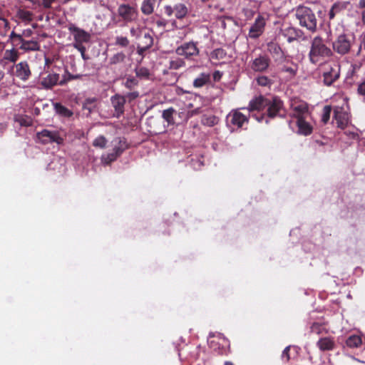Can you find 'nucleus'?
<instances>
[{
	"label": "nucleus",
	"instance_id": "obj_1",
	"mask_svg": "<svg viewBox=\"0 0 365 365\" xmlns=\"http://www.w3.org/2000/svg\"><path fill=\"white\" fill-rule=\"evenodd\" d=\"M331 48L324 43L322 37L317 36L313 38L309 53V58L312 63H318L324 58L331 56Z\"/></svg>",
	"mask_w": 365,
	"mask_h": 365
},
{
	"label": "nucleus",
	"instance_id": "obj_2",
	"mask_svg": "<svg viewBox=\"0 0 365 365\" xmlns=\"http://www.w3.org/2000/svg\"><path fill=\"white\" fill-rule=\"evenodd\" d=\"M295 16L299 25L309 31L314 32L317 30V19L314 11L305 6H299L295 10Z\"/></svg>",
	"mask_w": 365,
	"mask_h": 365
},
{
	"label": "nucleus",
	"instance_id": "obj_3",
	"mask_svg": "<svg viewBox=\"0 0 365 365\" xmlns=\"http://www.w3.org/2000/svg\"><path fill=\"white\" fill-rule=\"evenodd\" d=\"M354 42V39L351 35L341 34L333 42L332 47L336 53L343 56L350 51Z\"/></svg>",
	"mask_w": 365,
	"mask_h": 365
},
{
	"label": "nucleus",
	"instance_id": "obj_4",
	"mask_svg": "<svg viewBox=\"0 0 365 365\" xmlns=\"http://www.w3.org/2000/svg\"><path fill=\"white\" fill-rule=\"evenodd\" d=\"M118 16L125 23L135 21L138 18V11L135 4H121L117 9Z\"/></svg>",
	"mask_w": 365,
	"mask_h": 365
},
{
	"label": "nucleus",
	"instance_id": "obj_5",
	"mask_svg": "<svg viewBox=\"0 0 365 365\" xmlns=\"http://www.w3.org/2000/svg\"><path fill=\"white\" fill-rule=\"evenodd\" d=\"M38 142L46 145L48 143H56L58 145L62 144L63 142V138L57 130H49L44 129L36 133Z\"/></svg>",
	"mask_w": 365,
	"mask_h": 365
},
{
	"label": "nucleus",
	"instance_id": "obj_6",
	"mask_svg": "<svg viewBox=\"0 0 365 365\" xmlns=\"http://www.w3.org/2000/svg\"><path fill=\"white\" fill-rule=\"evenodd\" d=\"M248 123V118L239 110H233L227 115V125L232 130L242 128Z\"/></svg>",
	"mask_w": 365,
	"mask_h": 365
},
{
	"label": "nucleus",
	"instance_id": "obj_7",
	"mask_svg": "<svg viewBox=\"0 0 365 365\" xmlns=\"http://www.w3.org/2000/svg\"><path fill=\"white\" fill-rule=\"evenodd\" d=\"M267 115L270 118L284 117L285 115V109L282 101L278 97H274L271 101L267 103Z\"/></svg>",
	"mask_w": 365,
	"mask_h": 365
},
{
	"label": "nucleus",
	"instance_id": "obj_8",
	"mask_svg": "<svg viewBox=\"0 0 365 365\" xmlns=\"http://www.w3.org/2000/svg\"><path fill=\"white\" fill-rule=\"evenodd\" d=\"M271 60L267 55H259L250 62V67L255 72H265L269 67Z\"/></svg>",
	"mask_w": 365,
	"mask_h": 365
},
{
	"label": "nucleus",
	"instance_id": "obj_9",
	"mask_svg": "<svg viewBox=\"0 0 365 365\" xmlns=\"http://www.w3.org/2000/svg\"><path fill=\"white\" fill-rule=\"evenodd\" d=\"M281 33L289 43L297 40H304L305 36L302 30L291 26H285L281 29Z\"/></svg>",
	"mask_w": 365,
	"mask_h": 365
},
{
	"label": "nucleus",
	"instance_id": "obj_10",
	"mask_svg": "<svg viewBox=\"0 0 365 365\" xmlns=\"http://www.w3.org/2000/svg\"><path fill=\"white\" fill-rule=\"evenodd\" d=\"M291 110L293 117L297 119L307 118L309 115L307 103L302 101H292L291 103Z\"/></svg>",
	"mask_w": 365,
	"mask_h": 365
},
{
	"label": "nucleus",
	"instance_id": "obj_11",
	"mask_svg": "<svg viewBox=\"0 0 365 365\" xmlns=\"http://www.w3.org/2000/svg\"><path fill=\"white\" fill-rule=\"evenodd\" d=\"M68 31L73 36V43H88L91 40V36L88 32L77 27L74 24H71L68 26Z\"/></svg>",
	"mask_w": 365,
	"mask_h": 365
},
{
	"label": "nucleus",
	"instance_id": "obj_12",
	"mask_svg": "<svg viewBox=\"0 0 365 365\" xmlns=\"http://www.w3.org/2000/svg\"><path fill=\"white\" fill-rule=\"evenodd\" d=\"M334 118L337 126L341 128H344L349 123V115L343 107L336 106L334 108Z\"/></svg>",
	"mask_w": 365,
	"mask_h": 365
},
{
	"label": "nucleus",
	"instance_id": "obj_13",
	"mask_svg": "<svg viewBox=\"0 0 365 365\" xmlns=\"http://www.w3.org/2000/svg\"><path fill=\"white\" fill-rule=\"evenodd\" d=\"M176 53L180 56H184L186 58L197 56L199 53V49L197 44L192 41L185 43L176 49Z\"/></svg>",
	"mask_w": 365,
	"mask_h": 365
},
{
	"label": "nucleus",
	"instance_id": "obj_14",
	"mask_svg": "<svg viewBox=\"0 0 365 365\" xmlns=\"http://www.w3.org/2000/svg\"><path fill=\"white\" fill-rule=\"evenodd\" d=\"M265 26V20L264 17L259 15L255 19L254 24L251 26L248 36L250 38L255 39L260 36Z\"/></svg>",
	"mask_w": 365,
	"mask_h": 365
},
{
	"label": "nucleus",
	"instance_id": "obj_15",
	"mask_svg": "<svg viewBox=\"0 0 365 365\" xmlns=\"http://www.w3.org/2000/svg\"><path fill=\"white\" fill-rule=\"evenodd\" d=\"M340 76V67L337 64L331 66L328 71L324 73V83L327 86H331Z\"/></svg>",
	"mask_w": 365,
	"mask_h": 365
},
{
	"label": "nucleus",
	"instance_id": "obj_16",
	"mask_svg": "<svg viewBox=\"0 0 365 365\" xmlns=\"http://www.w3.org/2000/svg\"><path fill=\"white\" fill-rule=\"evenodd\" d=\"M15 68V75L17 78L23 81H26L30 78L31 71L26 61H21L16 64Z\"/></svg>",
	"mask_w": 365,
	"mask_h": 365
},
{
	"label": "nucleus",
	"instance_id": "obj_17",
	"mask_svg": "<svg viewBox=\"0 0 365 365\" xmlns=\"http://www.w3.org/2000/svg\"><path fill=\"white\" fill-rule=\"evenodd\" d=\"M113 107L115 109L116 117H119L124 112V106L125 103V98L118 94H116L110 98Z\"/></svg>",
	"mask_w": 365,
	"mask_h": 365
},
{
	"label": "nucleus",
	"instance_id": "obj_18",
	"mask_svg": "<svg viewBox=\"0 0 365 365\" xmlns=\"http://www.w3.org/2000/svg\"><path fill=\"white\" fill-rule=\"evenodd\" d=\"M317 346L322 351H332L336 348V343L333 337L327 336L320 338Z\"/></svg>",
	"mask_w": 365,
	"mask_h": 365
},
{
	"label": "nucleus",
	"instance_id": "obj_19",
	"mask_svg": "<svg viewBox=\"0 0 365 365\" xmlns=\"http://www.w3.org/2000/svg\"><path fill=\"white\" fill-rule=\"evenodd\" d=\"M19 58L18 51L14 48L7 49L4 51L3 58L0 59V66L5 67L9 62L15 63Z\"/></svg>",
	"mask_w": 365,
	"mask_h": 365
},
{
	"label": "nucleus",
	"instance_id": "obj_20",
	"mask_svg": "<svg viewBox=\"0 0 365 365\" xmlns=\"http://www.w3.org/2000/svg\"><path fill=\"white\" fill-rule=\"evenodd\" d=\"M113 152L120 156L128 148L126 141L121 138H115L112 141Z\"/></svg>",
	"mask_w": 365,
	"mask_h": 365
},
{
	"label": "nucleus",
	"instance_id": "obj_21",
	"mask_svg": "<svg viewBox=\"0 0 365 365\" xmlns=\"http://www.w3.org/2000/svg\"><path fill=\"white\" fill-rule=\"evenodd\" d=\"M59 80V75L56 73H49L46 77L43 78L41 84L46 89L51 88L57 84Z\"/></svg>",
	"mask_w": 365,
	"mask_h": 365
},
{
	"label": "nucleus",
	"instance_id": "obj_22",
	"mask_svg": "<svg viewBox=\"0 0 365 365\" xmlns=\"http://www.w3.org/2000/svg\"><path fill=\"white\" fill-rule=\"evenodd\" d=\"M20 49L24 51H36L40 50V44L36 40L28 41L24 38L21 43Z\"/></svg>",
	"mask_w": 365,
	"mask_h": 365
},
{
	"label": "nucleus",
	"instance_id": "obj_23",
	"mask_svg": "<svg viewBox=\"0 0 365 365\" xmlns=\"http://www.w3.org/2000/svg\"><path fill=\"white\" fill-rule=\"evenodd\" d=\"M305 118H306L297 119V125L298 126L299 133L307 135L312 133V128L309 123L305 120Z\"/></svg>",
	"mask_w": 365,
	"mask_h": 365
},
{
	"label": "nucleus",
	"instance_id": "obj_24",
	"mask_svg": "<svg viewBox=\"0 0 365 365\" xmlns=\"http://www.w3.org/2000/svg\"><path fill=\"white\" fill-rule=\"evenodd\" d=\"M138 43L147 49L150 48L153 44V38L150 32H144L138 38Z\"/></svg>",
	"mask_w": 365,
	"mask_h": 365
},
{
	"label": "nucleus",
	"instance_id": "obj_25",
	"mask_svg": "<svg viewBox=\"0 0 365 365\" xmlns=\"http://www.w3.org/2000/svg\"><path fill=\"white\" fill-rule=\"evenodd\" d=\"M210 80V73H202L194 80L193 86L195 88H201L207 84Z\"/></svg>",
	"mask_w": 365,
	"mask_h": 365
},
{
	"label": "nucleus",
	"instance_id": "obj_26",
	"mask_svg": "<svg viewBox=\"0 0 365 365\" xmlns=\"http://www.w3.org/2000/svg\"><path fill=\"white\" fill-rule=\"evenodd\" d=\"M264 99L262 96H259L250 101L247 109L250 111L259 110L264 107Z\"/></svg>",
	"mask_w": 365,
	"mask_h": 365
},
{
	"label": "nucleus",
	"instance_id": "obj_27",
	"mask_svg": "<svg viewBox=\"0 0 365 365\" xmlns=\"http://www.w3.org/2000/svg\"><path fill=\"white\" fill-rule=\"evenodd\" d=\"M53 108L56 113L62 117L69 118L73 115V112L71 110L59 103H54Z\"/></svg>",
	"mask_w": 365,
	"mask_h": 365
},
{
	"label": "nucleus",
	"instance_id": "obj_28",
	"mask_svg": "<svg viewBox=\"0 0 365 365\" xmlns=\"http://www.w3.org/2000/svg\"><path fill=\"white\" fill-rule=\"evenodd\" d=\"M298 66L297 64L291 63L290 65L286 64L282 66L280 71L282 73H286L289 78H294L297 72Z\"/></svg>",
	"mask_w": 365,
	"mask_h": 365
},
{
	"label": "nucleus",
	"instance_id": "obj_29",
	"mask_svg": "<svg viewBox=\"0 0 365 365\" xmlns=\"http://www.w3.org/2000/svg\"><path fill=\"white\" fill-rule=\"evenodd\" d=\"M155 0H143L141 5V11L145 15H150L153 12Z\"/></svg>",
	"mask_w": 365,
	"mask_h": 365
},
{
	"label": "nucleus",
	"instance_id": "obj_30",
	"mask_svg": "<svg viewBox=\"0 0 365 365\" xmlns=\"http://www.w3.org/2000/svg\"><path fill=\"white\" fill-rule=\"evenodd\" d=\"M362 344V340L361 336L359 335H351L346 340V344L347 346L350 348H358Z\"/></svg>",
	"mask_w": 365,
	"mask_h": 365
},
{
	"label": "nucleus",
	"instance_id": "obj_31",
	"mask_svg": "<svg viewBox=\"0 0 365 365\" xmlns=\"http://www.w3.org/2000/svg\"><path fill=\"white\" fill-rule=\"evenodd\" d=\"M175 16L177 19H182L187 14V8L183 4L175 5Z\"/></svg>",
	"mask_w": 365,
	"mask_h": 365
},
{
	"label": "nucleus",
	"instance_id": "obj_32",
	"mask_svg": "<svg viewBox=\"0 0 365 365\" xmlns=\"http://www.w3.org/2000/svg\"><path fill=\"white\" fill-rule=\"evenodd\" d=\"M17 16L26 24L29 23L33 19V14L24 9H19L17 12Z\"/></svg>",
	"mask_w": 365,
	"mask_h": 365
},
{
	"label": "nucleus",
	"instance_id": "obj_33",
	"mask_svg": "<svg viewBox=\"0 0 365 365\" xmlns=\"http://www.w3.org/2000/svg\"><path fill=\"white\" fill-rule=\"evenodd\" d=\"M267 50L271 54L277 56H281L282 53L280 46L277 43L274 42H269L267 43Z\"/></svg>",
	"mask_w": 365,
	"mask_h": 365
},
{
	"label": "nucleus",
	"instance_id": "obj_34",
	"mask_svg": "<svg viewBox=\"0 0 365 365\" xmlns=\"http://www.w3.org/2000/svg\"><path fill=\"white\" fill-rule=\"evenodd\" d=\"M175 113V110L173 108H170L163 110V119L168 122V124H174V118L173 115Z\"/></svg>",
	"mask_w": 365,
	"mask_h": 365
},
{
	"label": "nucleus",
	"instance_id": "obj_35",
	"mask_svg": "<svg viewBox=\"0 0 365 365\" xmlns=\"http://www.w3.org/2000/svg\"><path fill=\"white\" fill-rule=\"evenodd\" d=\"M118 157V155L112 151L111 153L102 155L101 160L103 164L108 165L115 161Z\"/></svg>",
	"mask_w": 365,
	"mask_h": 365
},
{
	"label": "nucleus",
	"instance_id": "obj_36",
	"mask_svg": "<svg viewBox=\"0 0 365 365\" xmlns=\"http://www.w3.org/2000/svg\"><path fill=\"white\" fill-rule=\"evenodd\" d=\"M108 140L103 135H99L93 141V145L96 148L103 149L106 147Z\"/></svg>",
	"mask_w": 365,
	"mask_h": 365
},
{
	"label": "nucleus",
	"instance_id": "obj_37",
	"mask_svg": "<svg viewBox=\"0 0 365 365\" xmlns=\"http://www.w3.org/2000/svg\"><path fill=\"white\" fill-rule=\"evenodd\" d=\"M15 120L22 126H30L32 124L31 118L27 116L18 115L15 118Z\"/></svg>",
	"mask_w": 365,
	"mask_h": 365
},
{
	"label": "nucleus",
	"instance_id": "obj_38",
	"mask_svg": "<svg viewBox=\"0 0 365 365\" xmlns=\"http://www.w3.org/2000/svg\"><path fill=\"white\" fill-rule=\"evenodd\" d=\"M331 111V107L330 106H325L322 110V121L326 124L328 123Z\"/></svg>",
	"mask_w": 365,
	"mask_h": 365
},
{
	"label": "nucleus",
	"instance_id": "obj_39",
	"mask_svg": "<svg viewBox=\"0 0 365 365\" xmlns=\"http://www.w3.org/2000/svg\"><path fill=\"white\" fill-rule=\"evenodd\" d=\"M125 56L123 52H119L115 54H114L112 57L110 58V64H117L119 63L123 62L125 60Z\"/></svg>",
	"mask_w": 365,
	"mask_h": 365
},
{
	"label": "nucleus",
	"instance_id": "obj_40",
	"mask_svg": "<svg viewBox=\"0 0 365 365\" xmlns=\"http://www.w3.org/2000/svg\"><path fill=\"white\" fill-rule=\"evenodd\" d=\"M256 81L258 85L261 86H270L272 84V81L267 76H261L256 78Z\"/></svg>",
	"mask_w": 365,
	"mask_h": 365
},
{
	"label": "nucleus",
	"instance_id": "obj_41",
	"mask_svg": "<svg viewBox=\"0 0 365 365\" xmlns=\"http://www.w3.org/2000/svg\"><path fill=\"white\" fill-rule=\"evenodd\" d=\"M130 35L135 38H139L141 35L143 34L145 31L142 29L140 26H133L130 29Z\"/></svg>",
	"mask_w": 365,
	"mask_h": 365
},
{
	"label": "nucleus",
	"instance_id": "obj_42",
	"mask_svg": "<svg viewBox=\"0 0 365 365\" xmlns=\"http://www.w3.org/2000/svg\"><path fill=\"white\" fill-rule=\"evenodd\" d=\"M115 44L121 47H126L129 45V40L125 36H117L115 38Z\"/></svg>",
	"mask_w": 365,
	"mask_h": 365
},
{
	"label": "nucleus",
	"instance_id": "obj_43",
	"mask_svg": "<svg viewBox=\"0 0 365 365\" xmlns=\"http://www.w3.org/2000/svg\"><path fill=\"white\" fill-rule=\"evenodd\" d=\"M202 122L204 124L208 126H213L217 123V118L215 116H210L207 118H204L202 119Z\"/></svg>",
	"mask_w": 365,
	"mask_h": 365
},
{
	"label": "nucleus",
	"instance_id": "obj_44",
	"mask_svg": "<svg viewBox=\"0 0 365 365\" xmlns=\"http://www.w3.org/2000/svg\"><path fill=\"white\" fill-rule=\"evenodd\" d=\"M184 65V62L180 59L171 61L170 63V68L172 69H178Z\"/></svg>",
	"mask_w": 365,
	"mask_h": 365
},
{
	"label": "nucleus",
	"instance_id": "obj_45",
	"mask_svg": "<svg viewBox=\"0 0 365 365\" xmlns=\"http://www.w3.org/2000/svg\"><path fill=\"white\" fill-rule=\"evenodd\" d=\"M225 55V53L223 49L217 48L213 51L212 53V57L216 58H222Z\"/></svg>",
	"mask_w": 365,
	"mask_h": 365
},
{
	"label": "nucleus",
	"instance_id": "obj_46",
	"mask_svg": "<svg viewBox=\"0 0 365 365\" xmlns=\"http://www.w3.org/2000/svg\"><path fill=\"white\" fill-rule=\"evenodd\" d=\"M137 85V81L134 78H128L125 82V86L127 88L131 89Z\"/></svg>",
	"mask_w": 365,
	"mask_h": 365
},
{
	"label": "nucleus",
	"instance_id": "obj_47",
	"mask_svg": "<svg viewBox=\"0 0 365 365\" xmlns=\"http://www.w3.org/2000/svg\"><path fill=\"white\" fill-rule=\"evenodd\" d=\"M322 327L318 323H314L311 326V331L312 333L320 334L322 333Z\"/></svg>",
	"mask_w": 365,
	"mask_h": 365
},
{
	"label": "nucleus",
	"instance_id": "obj_48",
	"mask_svg": "<svg viewBox=\"0 0 365 365\" xmlns=\"http://www.w3.org/2000/svg\"><path fill=\"white\" fill-rule=\"evenodd\" d=\"M339 10V5L334 4L329 12V17L330 19L334 18L336 12Z\"/></svg>",
	"mask_w": 365,
	"mask_h": 365
},
{
	"label": "nucleus",
	"instance_id": "obj_49",
	"mask_svg": "<svg viewBox=\"0 0 365 365\" xmlns=\"http://www.w3.org/2000/svg\"><path fill=\"white\" fill-rule=\"evenodd\" d=\"M357 93L359 95L365 96V80L358 85Z\"/></svg>",
	"mask_w": 365,
	"mask_h": 365
},
{
	"label": "nucleus",
	"instance_id": "obj_50",
	"mask_svg": "<svg viewBox=\"0 0 365 365\" xmlns=\"http://www.w3.org/2000/svg\"><path fill=\"white\" fill-rule=\"evenodd\" d=\"M136 73L140 77H148L149 76V71L145 68H140L137 70Z\"/></svg>",
	"mask_w": 365,
	"mask_h": 365
},
{
	"label": "nucleus",
	"instance_id": "obj_51",
	"mask_svg": "<svg viewBox=\"0 0 365 365\" xmlns=\"http://www.w3.org/2000/svg\"><path fill=\"white\" fill-rule=\"evenodd\" d=\"M175 6L172 7L171 6H165L164 8L165 14L170 17L173 15H175Z\"/></svg>",
	"mask_w": 365,
	"mask_h": 365
},
{
	"label": "nucleus",
	"instance_id": "obj_52",
	"mask_svg": "<svg viewBox=\"0 0 365 365\" xmlns=\"http://www.w3.org/2000/svg\"><path fill=\"white\" fill-rule=\"evenodd\" d=\"M73 46L76 48L81 54H84L86 52V47L83 43H73Z\"/></svg>",
	"mask_w": 365,
	"mask_h": 365
},
{
	"label": "nucleus",
	"instance_id": "obj_53",
	"mask_svg": "<svg viewBox=\"0 0 365 365\" xmlns=\"http://www.w3.org/2000/svg\"><path fill=\"white\" fill-rule=\"evenodd\" d=\"M289 349H290V346H287L284 351H282V358L284 359V358H286V361H289Z\"/></svg>",
	"mask_w": 365,
	"mask_h": 365
},
{
	"label": "nucleus",
	"instance_id": "obj_54",
	"mask_svg": "<svg viewBox=\"0 0 365 365\" xmlns=\"http://www.w3.org/2000/svg\"><path fill=\"white\" fill-rule=\"evenodd\" d=\"M9 38L11 39L14 38H16L19 40V41L20 43H21V41H23L24 38H22V35L21 34H16L14 31H12L10 35H9Z\"/></svg>",
	"mask_w": 365,
	"mask_h": 365
},
{
	"label": "nucleus",
	"instance_id": "obj_55",
	"mask_svg": "<svg viewBox=\"0 0 365 365\" xmlns=\"http://www.w3.org/2000/svg\"><path fill=\"white\" fill-rule=\"evenodd\" d=\"M41 1H42L43 6L46 9L51 8L53 3L55 2V0H41Z\"/></svg>",
	"mask_w": 365,
	"mask_h": 365
},
{
	"label": "nucleus",
	"instance_id": "obj_56",
	"mask_svg": "<svg viewBox=\"0 0 365 365\" xmlns=\"http://www.w3.org/2000/svg\"><path fill=\"white\" fill-rule=\"evenodd\" d=\"M33 34V31L30 29H27L23 31L21 35L22 38H29Z\"/></svg>",
	"mask_w": 365,
	"mask_h": 365
},
{
	"label": "nucleus",
	"instance_id": "obj_57",
	"mask_svg": "<svg viewBox=\"0 0 365 365\" xmlns=\"http://www.w3.org/2000/svg\"><path fill=\"white\" fill-rule=\"evenodd\" d=\"M212 76H213V79L215 81H219L222 76V73L220 72V71H215L213 73Z\"/></svg>",
	"mask_w": 365,
	"mask_h": 365
},
{
	"label": "nucleus",
	"instance_id": "obj_58",
	"mask_svg": "<svg viewBox=\"0 0 365 365\" xmlns=\"http://www.w3.org/2000/svg\"><path fill=\"white\" fill-rule=\"evenodd\" d=\"M148 50L147 48H143V46L141 45H140L139 43H138V46H137V53L140 55V56H143V53Z\"/></svg>",
	"mask_w": 365,
	"mask_h": 365
},
{
	"label": "nucleus",
	"instance_id": "obj_59",
	"mask_svg": "<svg viewBox=\"0 0 365 365\" xmlns=\"http://www.w3.org/2000/svg\"><path fill=\"white\" fill-rule=\"evenodd\" d=\"M222 3L225 6H230L235 3V0H223Z\"/></svg>",
	"mask_w": 365,
	"mask_h": 365
},
{
	"label": "nucleus",
	"instance_id": "obj_60",
	"mask_svg": "<svg viewBox=\"0 0 365 365\" xmlns=\"http://www.w3.org/2000/svg\"><path fill=\"white\" fill-rule=\"evenodd\" d=\"M128 96L129 97H130L131 98L134 99V98H136L137 97H138L139 93H138V92L135 91V92L130 93Z\"/></svg>",
	"mask_w": 365,
	"mask_h": 365
},
{
	"label": "nucleus",
	"instance_id": "obj_61",
	"mask_svg": "<svg viewBox=\"0 0 365 365\" xmlns=\"http://www.w3.org/2000/svg\"><path fill=\"white\" fill-rule=\"evenodd\" d=\"M359 6L361 8L365 7V0H360V1H359Z\"/></svg>",
	"mask_w": 365,
	"mask_h": 365
},
{
	"label": "nucleus",
	"instance_id": "obj_62",
	"mask_svg": "<svg viewBox=\"0 0 365 365\" xmlns=\"http://www.w3.org/2000/svg\"><path fill=\"white\" fill-rule=\"evenodd\" d=\"M95 101V99L94 98H88L86 100V102L88 103H92Z\"/></svg>",
	"mask_w": 365,
	"mask_h": 365
},
{
	"label": "nucleus",
	"instance_id": "obj_63",
	"mask_svg": "<svg viewBox=\"0 0 365 365\" xmlns=\"http://www.w3.org/2000/svg\"><path fill=\"white\" fill-rule=\"evenodd\" d=\"M4 73L0 70V81L4 78Z\"/></svg>",
	"mask_w": 365,
	"mask_h": 365
},
{
	"label": "nucleus",
	"instance_id": "obj_64",
	"mask_svg": "<svg viewBox=\"0 0 365 365\" xmlns=\"http://www.w3.org/2000/svg\"><path fill=\"white\" fill-rule=\"evenodd\" d=\"M362 20L363 22L365 24V10L362 13Z\"/></svg>",
	"mask_w": 365,
	"mask_h": 365
}]
</instances>
